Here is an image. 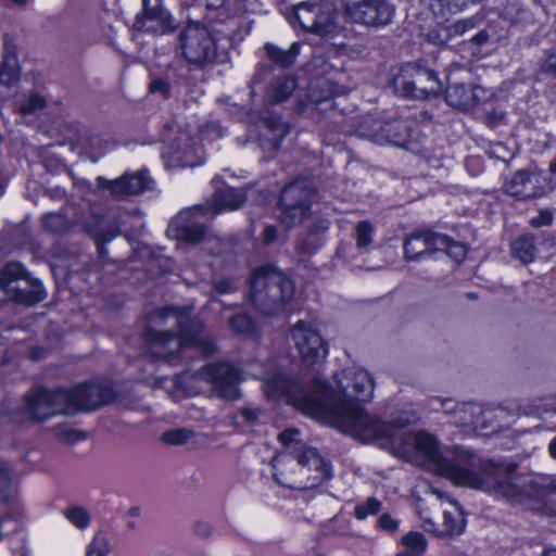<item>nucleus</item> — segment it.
<instances>
[{
  "instance_id": "nucleus-7",
  "label": "nucleus",
  "mask_w": 556,
  "mask_h": 556,
  "mask_svg": "<svg viewBox=\"0 0 556 556\" xmlns=\"http://www.w3.org/2000/svg\"><path fill=\"white\" fill-rule=\"evenodd\" d=\"M314 194L311 182L306 179H296L287 185L280 194L279 220L291 228L301 224L309 215V203Z\"/></svg>"
},
{
  "instance_id": "nucleus-43",
  "label": "nucleus",
  "mask_w": 556,
  "mask_h": 556,
  "mask_svg": "<svg viewBox=\"0 0 556 556\" xmlns=\"http://www.w3.org/2000/svg\"><path fill=\"white\" fill-rule=\"evenodd\" d=\"M381 508V502L375 497H369L361 505H357L354 509V516L358 520H364L369 515H376Z\"/></svg>"
},
{
  "instance_id": "nucleus-16",
  "label": "nucleus",
  "mask_w": 556,
  "mask_h": 556,
  "mask_svg": "<svg viewBox=\"0 0 556 556\" xmlns=\"http://www.w3.org/2000/svg\"><path fill=\"white\" fill-rule=\"evenodd\" d=\"M446 414L451 415V422L460 428L466 434L482 433L489 430V425L485 421H479V416L482 414V405L477 403H459L453 405V401L435 400Z\"/></svg>"
},
{
  "instance_id": "nucleus-45",
  "label": "nucleus",
  "mask_w": 556,
  "mask_h": 556,
  "mask_svg": "<svg viewBox=\"0 0 556 556\" xmlns=\"http://www.w3.org/2000/svg\"><path fill=\"white\" fill-rule=\"evenodd\" d=\"M267 128L273 132V139L281 140L289 132L288 126L281 122L280 117L274 116L265 121Z\"/></svg>"
},
{
  "instance_id": "nucleus-24",
  "label": "nucleus",
  "mask_w": 556,
  "mask_h": 556,
  "mask_svg": "<svg viewBox=\"0 0 556 556\" xmlns=\"http://www.w3.org/2000/svg\"><path fill=\"white\" fill-rule=\"evenodd\" d=\"M451 508L443 510V523L438 528L431 519H425L424 528L433 531L441 536H456L465 529V518L460 508L455 503H450Z\"/></svg>"
},
{
  "instance_id": "nucleus-38",
  "label": "nucleus",
  "mask_w": 556,
  "mask_h": 556,
  "mask_svg": "<svg viewBox=\"0 0 556 556\" xmlns=\"http://www.w3.org/2000/svg\"><path fill=\"white\" fill-rule=\"evenodd\" d=\"M355 242L358 249H366L374 242V225L370 222L363 220L356 225Z\"/></svg>"
},
{
  "instance_id": "nucleus-33",
  "label": "nucleus",
  "mask_w": 556,
  "mask_h": 556,
  "mask_svg": "<svg viewBox=\"0 0 556 556\" xmlns=\"http://www.w3.org/2000/svg\"><path fill=\"white\" fill-rule=\"evenodd\" d=\"M518 409L525 416L541 417L544 414H556V397L538 399L532 403H523Z\"/></svg>"
},
{
  "instance_id": "nucleus-41",
  "label": "nucleus",
  "mask_w": 556,
  "mask_h": 556,
  "mask_svg": "<svg viewBox=\"0 0 556 556\" xmlns=\"http://www.w3.org/2000/svg\"><path fill=\"white\" fill-rule=\"evenodd\" d=\"M193 437V431L186 428H177L165 431L162 441L168 445H182Z\"/></svg>"
},
{
  "instance_id": "nucleus-37",
  "label": "nucleus",
  "mask_w": 556,
  "mask_h": 556,
  "mask_svg": "<svg viewBox=\"0 0 556 556\" xmlns=\"http://www.w3.org/2000/svg\"><path fill=\"white\" fill-rule=\"evenodd\" d=\"M229 326L239 334L245 337L256 336V327L251 315H232L229 319Z\"/></svg>"
},
{
  "instance_id": "nucleus-29",
  "label": "nucleus",
  "mask_w": 556,
  "mask_h": 556,
  "mask_svg": "<svg viewBox=\"0 0 556 556\" xmlns=\"http://www.w3.org/2000/svg\"><path fill=\"white\" fill-rule=\"evenodd\" d=\"M445 100L448 105L460 109L469 110L472 108V98L470 86L455 84L446 89Z\"/></svg>"
},
{
  "instance_id": "nucleus-21",
  "label": "nucleus",
  "mask_w": 556,
  "mask_h": 556,
  "mask_svg": "<svg viewBox=\"0 0 556 556\" xmlns=\"http://www.w3.org/2000/svg\"><path fill=\"white\" fill-rule=\"evenodd\" d=\"M152 180L146 170L126 173L117 179L98 178V186L116 199L140 194L151 188Z\"/></svg>"
},
{
  "instance_id": "nucleus-53",
  "label": "nucleus",
  "mask_w": 556,
  "mask_h": 556,
  "mask_svg": "<svg viewBox=\"0 0 556 556\" xmlns=\"http://www.w3.org/2000/svg\"><path fill=\"white\" fill-rule=\"evenodd\" d=\"M552 214L548 211H541L536 217H533L530 224L533 227H541L545 225H549L552 223Z\"/></svg>"
},
{
  "instance_id": "nucleus-56",
  "label": "nucleus",
  "mask_w": 556,
  "mask_h": 556,
  "mask_svg": "<svg viewBox=\"0 0 556 556\" xmlns=\"http://www.w3.org/2000/svg\"><path fill=\"white\" fill-rule=\"evenodd\" d=\"M208 9H220L227 0H203Z\"/></svg>"
},
{
  "instance_id": "nucleus-60",
  "label": "nucleus",
  "mask_w": 556,
  "mask_h": 556,
  "mask_svg": "<svg viewBox=\"0 0 556 556\" xmlns=\"http://www.w3.org/2000/svg\"><path fill=\"white\" fill-rule=\"evenodd\" d=\"M548 451L551 456L556 459V437L551 441Z\"/></svg>"
},
{
  "instance_id": "nucleus-27",
  "label": "nucleus",
  "mask_w": 556,
  "mask_h": 556,
  "mask_svg": "<svg viewBox=\"0 0 556 556\" xmlns=\"http://www.w3.org/2000/svg\"><path fill=\"white\" fill-rule=\"evenodd\" d=\"M481 0H424L426 7L440 18L456 14Z\"/></svg>"
},
{
  "instance_id": "nucleus-47",
  "label": "nucleus",
  "mask_w": 556,
  "mask_h": 556,
  "mask_svg": "<svg viewBox=\"0 0 556 556\" xmlns=\"http://www.w3.org/2000/svg\"><path fill=\"white\" fill-rule=\"evenodd\" d=\"M149 91L153 94H159L162 98H168L170 86L165 79L157 77L151 80Z\"/></svg>"
},
{
  "instance_id": "nucleus-39",
  "label": "nucleus",
  "mask_w": 556,
  "mask_h": 556,
  "mask_svg": "<svg viewBox=\"0 0 556 556\" xmlns=\"http://www.w3.org/2000/svg\"><path fill=\"white\" fill-rule=\"evenodd\" d=\"M91 236L98 240L103 242H109L114 239L119 230L115 225H109L105 218H101L99 220V225L89 229Z\"/></svg>"
},
{
  "instance_id": "nucleus-64",
  "label": "nucleus",
  "mask_w": 556,
  "mask_h": 556,
  "mask_svg": "<svg viewBox=\"0 0 556 556\" xmlns=\"http://www.w3.org/2000/svg\"><path fill=\"white\" fill-rule=\"evenodd\" d=\"M543 556H556V548H549L545 551Z\"/></svg>"
},
{
  "instance_id": "nucleus-42",
  "label": "nucleus",
  "mask_w": 556,
  "mask_h": 556,
  "mask_svg": "<svg viewBox=\"0 0 556 556\" xmlns=\"http://www.w3.org/2000/svg\"><path fill=\"white\" fill-rule=\"evenodd\" d=\"M476 26L477 24L475 18H463L454 22L453 24L446 25L451 42L456 38L464 36L469 30H472Z\"/></svg>"
},
{
  "instance_id": "nucleus-34",
  "label": "nucleus",
  "mask_w": 556,
  "mask_h": 556,
  "mask_svg": "<svg viewBox=\"0 0 556 556\" xmlns=\"http://www.w3.org/2000/svg\"><path fill=\"white\" fill-rule=\"evenodd\" d=\"M403 551L395 556H422L426 551V539L419 532H409L402 539Z\"/></svg>"
},
{
  "instance_id": "nucleus-1",
  "label": "nucleus",
  "mask_w": 556,
  "mask_h": 556,
  "mask_svg": "<svg viewBox=\"0 0 556 556\" xmlns=\"http://www.w3.org/2000/svg\"><path fill=\"white\" fill-rule=\"evenodd\" d=\"M333 378L337 390L317 378L309 387H303L283 375H275L266 379L265 393L273 400L286 397L305 414L359 441L386 440L393 445L400 442L399 430L409 425L410 418L383 422L355 403L374 397L375 382L370 372L362 367H349Z\"/></svg>"
},
{
  "instance_id": "nucleus-36",
  "label": "nucleus",
  "mask_w": 556,
  "mask_h": 556,
  "mask_svg": "<svg viewBox=\"0 0 556 556\" xmlns=\"http://www.w3.org/2000/svg\"><path fill=\"white\" fill-rule=\"evenodd\" d=\"M43 228L52 233L62 235L70 227V220L61 213H48L42 216Z\"/></svg>"
},
{
  "instance_id": "nucleus-44",
  "label": "nucleus",
  "mask_w": 556,
  "mask_h": 556,
  "mask_svg": "<svg viewBox=\"0 0 556 556\" xmlns=\"http://www.w3.org/2000/svg\"><path fill=\"white\" fill-rule=\"evenodd\" d=\"M429 42L435 46H445L451 43L450 33L446 25H438L427 34Z\"/></svg>"
},
{
  "instance_id": "nucleus-20",
  "label": "nucleus",
  "mask_w": 556,
  "mask_h": 556,
  "mask_svg": "<svg viewBox=\"0 0 556 556\" xmlns=\"http://www.w3.org/2000/svg\"><path fill=\"white\" fill-rule=\"evenodd\" d=\"M346 14L356 23L386 25L394 14V8L386 0H363L346 5Z\"/></svg>"
},
{
  "instance_id": "nucleus-31",
  "label": "nucleus",
  "mask_w": 556,
  "mask_h": 556,
  "mask_svg": "<svg viewBox=\"0 0 556 556\" xmlns=\"http://www.w3.org/2000/svg\"><path fill=\"white\" fill-rule=\"evenodd\" d=\"M296 81L292 76L278 77L270 86L268 98L273 103L286 101L294 91Z\"/></svg>"
},
{
  "instance_id": "nucleus-35",
  "label": "nucleus",
  "mask_w": 556,
  "mask_h": 556,
  "mask_svg": "<svg viewBox=\"0 0 556 556\" xmlns=\"http://www.w3.org/2000/svg\"><path fill=\"white\" fill-rule=\"evenodd\" d=\"M112 545L110 539L104 533H97L86 545L85 556H110Z\"/></svg>"
},
{
  "instance_id": "nucleus-12",
  "label": "nucleus",
  "mask_w": 556,
  "mask_h": 556,
  "mask_svg": "<svg viewBox=\"0 0 556 556\" xmlns=\"http://www.w3.org/2000/svg\"><path fill=\"white\" fill-rule=\"evenodd\" d=\"M201 379L212 384L218 396L226 400L239 397V384L244 380L242 372L228 363L208 364L198 374Z\"/></svg>"
},
{
  "instance_id": "nucleus-40",
  "label": "nucleus",
  "mask_w": 556,
  "mask_h": 556,
  "mask_svg": "<svg viewBox=\"0 0 556 556\" xmlns=\"http://www.w3.org/2000/svg\"><path fill=\"white\" fill-rule=\"evenodd\" d=\"M64 516L67 518V520L74 525L76 528L84 530L86 529L90 523V515L81 506H71L65 513Z\"/></svg>"
},
{
  "instance_id": "nucleus-4",
  "label": "nucleus",
  "mask_w": 556,
  "mask_h": 556,
  "mask_svg": "<svg viewBox=\"0 0 556 556\" xmlns=\"http://www.w3.org/2000/svg\"><path fill=\"white\" fill-rule=\"evenodd\" d=\"M292 281L273 266L257 268L251 279V301L257 309H280L293 296Z\"/></svg>"
},
{
  "instance_id": "nucleus-26",
  "label": "nucleus",
  "mask_w": 556,
  "mask_h": 556,
  "mask_svg": "<svg viewBox=\"0 0 556 556\" xmlns=\"http://www.w3.org/2000/svg\"><path fill=\"white\" fill-rule=\"evenodd\" d=\"M245 201V194L235 188H224L215 191L213 197V211L215 214L225 211L238 210Z\"/></svg>"
},
{
  "instance_id": "nucleus-28",
  "label": "nucleus",
  "mask_w": 556,
  "mask_h": 556,
  "mask_svg": "<svg viewBox=\"0 0 556 556\" xmlns=\"http://www.w3.org/2000/svg\"><path fill=\"white\" fill-rule=\"evenodd\" d=\"M46 98L35 90L20 93L15 97L14 109L22 115H30L46 106Z\"/></svg>"
},
{
  "instance_id": "nucleus-55",
  "label": "nucleus",
  "mask_w": 556,
  "mask_h": 556,
  "mask_svg": "<svg viewBox=\"0 0 556 556\" xmlns=\"http://www.w3.org/2000/svg\"><path fill=\"white\" fill-rule=\"evenodd\" d=\"M494 410L490 408H484L482 406V414L479 416V421H485L489 425V429L492 428Z\"/></svg>"
},
{
  "instance_id": "nucleus-8",
  "label": "nucleus",
  "mask_w": 556,
  "mask_h": 556,
  "mask_svg": "<svg viewBox=\"0 0 556 556\" xmlns=\"http://www.w3.org/2000/svg\"><path fill=\"white\" fill-rule=\"evenodd\" d=\"M180 47L186 60L198 67L213 63L218 54L210 30L195 22L187 24L180 35Z\"/></svg>"
},
{
  "instance_id": "nucleus-54",
  "label": "nucleus",
  "mask_w": 556,
  "mask_h": 556,
  "mask_svg": "<svg viewBox=\"0 0 556 556\" xmlns=\"http://www.w3.org/2000/svg\"><path fill=\"white\" fill-rule=\"evenodd\" d=\"M263 239L265 243H271L277 239V228L275 226H266L263 231Z\"/></svg>"
},
{
  "instance_id": "nucleus-15",
  "label": "nucleus",
  "mask_w": 556,
  "mask_h": 556,
  "mask_svg": "<svg viewBox=\"0 0 556 556\" xmlns=\"http://www.w3.org/2000/svg\"><path fill=\"white\" fill-rule=\"evenodd\" d=\"M68 415L78 410L94 409L110 403L113 399V391L109 387L98 383H84L73 389H64Z\"/></svg>"
},
{
  "instance_id": "nucleus-61",
  "label": "nucleus",
  "mask_w": 556,
  "mask_h": 556,
  "mask_svg": "<svg viewBox=\"0 0 556 556\" xmlns=\"http://www.w3.org/2000/svg\"><path fill=\"white\" fill-rule=\"evenodd\" d=\"M378 303H379L378 301H368V302H366V306H364V309H377V308H379L377 306Z\"/></svg>"
},
{
  "instance_id": "nucleus-22",
  "label": "nucleus",
  "mask_w": 556,
  "mask_h": 556,
  "mask_svg": "<svg viewBox=\"0 0 556 556\" xmlns=\"http://www.w3.org/2000/svg\"><path fill=\"white\" fill-rule=\"evenodd\" d=\"M142 14L135 20L134 27L152 34H164L174 27L172 14L162 0H142Z\"/></svg>"
},
{
  "instance_id": "nucleus-23",
  "label": "nucleus",
  "mask_w": 556,
  "mask_h": 556,
  "mask_svg": "<svg viewBox=\"0 0 556 556\" xmlns=\"http://www.w3.org/2000/svg\"><path fill=\"white\" fill-rule=\"evenodd\" d=\"M202 211L198 207L186 210L173 219L168 226L167 232L188 243L195 244L204 237L205 229L200 222Z\"/></svg>"
},
{
  "instance_id": "nucleus-46",
  "label": "nucleus",
  "mask_w": 556,
  "mask_h": 556,
  "mask_svg": "<svg viewBox=\"0 0 556 556\" xmlns=\"http://www.w3.org/2000/svg\"><path fill=\"white\" fill-rule=\"evenodd\" d=\"M541 71L556 78V42L551 50L544 53Z\"/></svg>"
},
{
  "instance_id": "nucleus-10",
  "label": "nucleus",
  "mask_w": 556,
  "mask_h": 556,
  "mask_svg": "<svg viewBox=\"0 0 556 556\" xmlns=\"http://www.w3.org/2000/svg\"><path fill=\"white\" fill-rule=\"evenodd\" d=\"M394 86L402 96L416 99L427 98L442 90L435 72L412 65H407L394 78Z\"/></svg>"
},
{
  "instance_id": "nucleus-57",
  "label": "nucleus",
  "mask_w": 556,
  "mask_h": 556,
  "mask_svg": "<svg viewBox=\"0 0 556 556\" xmlns=\"http://www.w3.org/2000/svg\"><path fill=\"white\" fill-rule=\"evenodd\" d=\"M503 117H504L503 113L489 114V116H488L489 126H491V127L495 126L500 121L503 119Z\"/></svg>"
},
{
  "instance_id": "nucleus-49",
  "label": "nucleus",
  "mask_w": 556,
  "mask_h": 556,
  "mask_svg": "<svg viewBox=\"0 0 556 556\" xmlns=\"http://www.w3.org/2000/svg\"><path fill=\"white\" fill-rule=\"evenodd\" d=\"M472 106L478 103L485 102L492 97V92L481 86L470 87Z\"/></svg>"
},
{
  "instance_id": "nucleus-52",
  "label": "nucleus",
  "mask_w": 556,
  "mask_h": 556,
  "mask_svg": "<svg viewBox=\"0 0 556 556\" xmlns=\"http://www.w3.org/2000/svg\"><path fill=\"white\" fill-rule=\"evenodd\" d=\"M258 409L244 407L240 410V416L243 418L245 422L250 426H254L258 420Z\"/></svg>"
},
{
  "instance_id": "nucleus-6",
  "label": "nucleus",
  "mask_w": 556,
  "mask_h": 556,
  "mask_svg": "<svg viewBox=\"0 0 556 556\" xmlns=\"http://www.w3.org/2000/svg\"><path fill=\"white\" fill-rule=\"evenodd\" d=\"M0 290L17 304L33 306L46 299L47 293L37 279H29L25 268L15 262L0 270Z\"/></svg>"
},
{
  "instance_id": "nucleus-50",
  "label": "nucleus",
  "mask_w": 556,
  "mask_h": 556,
  "mask_svg": "<svg viewBox=\"0 0 556 556\" xmlns=\"http://www.w3.org/2000/svg\"><path fill=\"white\" fill-rule=\"evenodd\" d=\"M489 40V35L485 31H479L468 42L471 54H477L480 47Z\"/></svg>"
},
{
  "instance_id": "nucleus-14",
  "label": "nucleus",
  "mask_w": 556,
  "mask_h": 556,
  "mask_svg": "<svg viewBox=\"0 0 556 556\" xmlns=\"http://www.w3.org/2000/svg\"><path fill=\"white\" fill-rule=\"evenodd\" d=\"M303 459L299 469V479L303 482L298 491L318 488L332 477L331 464L313 446H307L299 456Z\"/></svg>"
},
{
  "instance_id": "nucleus-11",
  "label": "nucleus",
  "mask_w": 556,
  "mask_h": 556,
  "mask_svg": "<svg viewBox=\"0 0 556 556\" xmlns=\"http://www.w3.org/2000/svg\"><path fill=\"white\" fill-rule=\"evenodd\" d=\"M289 21L293 27L323 35L332 28L333 7L328 2H302L294 7Z\"/></svg>"
},
{
  "instance_id": "nucleus-62",
  "label": "nucleus",
  "mask_w": 556,
  "mask_h": 556,
  "mask_svg": "<svg viewBox=\"0 0 556 556\" xmlns=\"http://www.w3.org/2000/svg\"><path fill=\"white\" fill-rule=\"evenodd\" d=\"M41 352H43V350H41V349H34L31 351V358L33 359H39L41 357V354H40Z\"/></svg>"
},
{
  "instance_id": "nucleus-58",
  "label": "nucleus",
  "mask_w": 556,
  "mask_h": 556,
  "mask_svg": "<svg viewBox=\"0 0 556 556\" xmlns=\"http://www.w3.org/2000/svg\"><path fill=\"white\" fill-rule=\"evenodd\" d=\"M216 289L220 293H227V292L230 291L231 285L228 281H219V282L216 283Z\"/></svg>"
},
{
  "instance_id": "nucleus-3",
  "label": "nucleus",
  "mask_w": 556,
  "mask_h": 556,
  "mask_svg": "<svg viewBox=\"0 0 556 556\" xmlns=\"http://www.w3.org/2000/svg\"><path fill=\"white\" fill-rule=\"evenodd\" d=\"M159 316L165 317L166 315ZM169 316L175 318L178 326L175 333L152 329H149L146 333L150 352L155 358L176 365L181 357V352L190 346H194L206 356L216 351L211 336L204 330L197 315Z\"/></svg>"
},
{
  "instance_id": "nucleus-48",
  "label": "nucleus",
  "mask_w": 556,
  "mask_h": 556,
  "mask_svg": "<svg viewBox=\"0 0 556 556\" xmlns=\"http://www.w3.org/2000/svg\"><path fill=\"white\" fill-rule=\"evenodd\" d=\"M298 435L299 430L294 428L287 429L279 434L278 439L286 448L283 452L290 451V448L293 447L296 443H302L301 441L296 440Z\"/></svg>"
},
{
  "instance_id": "nucleus-9",
  "label": "nucleus",
  "mask_w": 556,
  "mask_h": 556,
  "mask_svg": "<svg viewBox=\"0 0 556 556\" xmlns=\"http://www.w3.org/2000/svg\"><path fill=\"white\" fill-rule=\"evenodd\" d=\"M64 389L38 388L25 395L24 412L27 418L43 421L56 415H68Z\"/></svg>"
},
{
  "instance_id": "nucleus-19",
  "label": "nucleus",
  "mask_w": 556,
  "mask_h": 556,
  "mask_svg": "<svg viewBox=\"0 0 556 556\" xmlns=\"http://www.w3.org/2000/svg\"><path fill=\"white\" fill-rule=\"evenodd\" d=\"M551 190L553 186L548 178L539 170H518L506 185V191L521 200L540 198Z\"/></svg>"
},
{
  "instance_id": "nucleus-5",
  "label": "nucleus",
  "mask_w": 556,
  "mask_h": 556,
  "mask_svg": "<svg viewBox=\"0 0 556 556\" xmlns=\"http://www.w3.org/2000/svg\"><path fill=\"white\" fill-rule=\"evenodd\" d=\"M404 256L407 261H425L442 253L459 263L464 260L467 249L457 241H453L447 236L420 231L415 232L404 241Z\"/></svg>"
},
{
  "instance_id": "nucleus-30",
  "label": "nucleus",
  "mask_w": 556,
  "mask_h": 556,
  "mask_svg": "<svg viewBox=\"0 0 556 556\" xmlns=\"http://www.w3.org/2000/svg\"><path fill=\"white\" fill-rule=\"evenodd\" d=\"M266 55L275 63L281 66H290L294 63L300 51V45L293 42L288 50H282L275 45L266 43L264 46Z\"/></svg>"
},
{
  "instance_id": "nucleus-17",
  "label": "nucleus",
  "mask_w": 556,
  "mask_h": 556,
  "mask_svg": "<svg viewBox=\"0 0 556 556\" xmlns=\"http://www.w3.org/2000/svg\"><path fill=\"white\" fill-rule=\"evenodd\" d=\"M307 446L305 443H296L290 451L281 452L273 458L274 479L277 483L288 489L298 490L303 482L299 479V469L303 462L299 456Z\"/></svg>"
},
{
  "instance_id": "nucleus-63",
  "label": "nucleus",
  "mask_w": 556,
  "mask_h": 556,
  "mask_svg": "<svg viewBox=\"0 0 556 556\" xmlns=\"http://www.w3.org/2000/svg\"><path fill=\"white\" fill-rule=\"evenodd\" d=\"M549 173L556 174V159L549 163Z\"/></svg>"
},
{
  "instance_id": "nucleus-32",
  "label": "nucleus",
  "mask_w": 556,
  "mask_h": 556,
  "mask_svg": "<svg viewBox=\"0 0 556 556\" xmlns=\"http://www.w3.org/2000/svg\"><path fill=\"white\" fill-rule=\"evenodd\" d=\"M511 254L523 264H530L535 257L534 237L525 235L511 243Z\"/></svg>"
},
{
  "instance_id": "nucleus-18",
  "label": "nucleus",
  "mask_w": 556,
  "mask_h": 556,
  "mask_svg": "<svg viewBox=\"0 0 556 556\" xmlns=\"http://www.w3.org/2000/svg\"><path fill=\"white\" fill-rule=\"evenodd\" d=\"M292 338L303 362L307 366L318 364L328 355L327 344L320 334L304 321H299L292 329Z\"/></svg>"
},
{
  "instance_id": "nucleus-25",
  "label": "nucleus",
  "mask_w": 556,
  "mask_h": 556,
  "mask_svg": "<svg viewBox=\"0 0 556 556\" xmlns=\"http://www.w3.org/2000/svg\"><path fill=\"white\" fill-rule=\"evenodd\" d=\"M20 78L16 55L8 35L3 38V55L0 62V85L10 87Z\"/></svg>"
},
{
  "instance_id": "nucleus-59",
  "label": "nucleus",
  "mask_w": 556,
  "mask_h": 556,
  "mask_svg": "<svg viewBox=\"0 0 556 556\" xmlns=\"http://www.w3.org/2000/svg\"><path fill=\"white\" fill-rule=\"evenodd\" d=\"M298 249H299L302 253H304V254H309V253H312V252L314 251V248L306 245V243H305V242H304V243H300V244L298 245Z\"/></svg>"
},
{
  "instance_id": "nucleus-2",
  "label": "nucleus",
  "mask_w": 556,
  "mask_h": 556,
  "mask_svg": "<svg viewBox=\"0 0 556 556\" xmlns=\"http://www.w3.org/2000/svg\"><path fill=\"white\" fill-rule=\"evenodd\" d=\"M410 440L427 468L456 485L480 490L510 502H520L526 496L515 476L517 465L513 462L495 463L458 446L441 451L437 440L427 432L415 433Z\"/></svg>"
},
{
  "instance_id": "nucleus-51",
  "label": "nucleus",
  "mask_w": 556,
  "mask_h": 556,
  "mask_svg": "<svg viewBox=\"0 0 556 556\" xmlns=\"http://www.w3.org/2000/svg\"><path fill=\"white\" fill-rule=\"evenodd\" d=\"M378 521L380 528L389 532L395 531L399 527L397 521L393 519L389 514L381 515Z\"/></svg>"
},
{
  "instance_id": "nucleus-13",
  "label": "nucleus",
  "mask_w": 556,
  "mask_h": 556,
  "mask_svg": "<svg viewBox=\"0 0 556 556\" xmlns=\"http://www.w3.org/2000/svg\"><path fill=\"white\" fill-rule=\"evenodd\" d=\"M361 135L378 144H393L408 148L410 127L403 119L389 122L365 121L361 125Z\"/></svg>"
}]
</instances>
